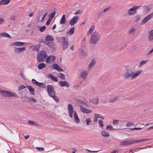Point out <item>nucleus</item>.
I'll use <instances>...</instances> for the list:
<instances>
[{"mask_svg":"<svg viewBox=\"0 0 153 153\" xmlns=\"http://www.w3.org/2000/svg\"><path fill=\"white\" fill-rule=\"evenodd\" d=\"M10 0H1L0 1V6L1 5H7L10 2Z\"/></svg>","mask_w":153,"mask_h":153,"instance_id":"393cba45","label":"nucleus"},{"mask_svg":"<svg viewBox=\"0 0 153 153\" xmlns=\"http://www.w3.org/2000/svg\"><path fill=\"white\" fill-rule=\"evenodd\" d=\"M61 39L63 40L62 42V47L63 50H65L67 48L69 45L68 39L64 37H62Z\"/></svg>","mask_w":153,"mask_h":153,"instance_id":"1a4fd4ad","label":"nucleus"},{"mask_svg":"<svg viewBox=\"0 0 153 153\" xmlns=\"http://www.w3.org/2000/svg\"><path fill=\"white\" fill-rule=\"evenodd\" d=\"M153 52V48L151 50L147 53V55L149 56Z\"/></svg>","mask_w":153,"mask_h":153,"instance_id":"13d9d810","label":"nucleus"},{"mask_svg":"<svg viewBox=\"0 0 153 153\" xmlns=\"http://www.w3.org/2000/svg\"><path fill=\"white\" fill-rule=\"evenodd\" d=\"M46 65L43 63H41L39 64L37 66L38 68L39 69L41 70L42 68H45L46 67Z\"/></svg>","mask_w":153,"mask_h":153,"instance_id":"7c9ffc66","label":"nucleus"},{"mask_svg":"<svg viewBox=\"0 0 153 153\" xmlns=\"http://www.w3.org/2000/svg\"><path fill=\"white\" fill-rule=\"evenodd\" d=\"M47 92L51 97H53V96L56 94L53 88L51 85H48L47 86Z\"/></svg>","mask_w":153,"mask_h":153,"instance_id":"423d86ee","label":"nucleus"},{"mask_svg":"<svg viewBox=\"0 0 153 153\" xmlns=\"http://www.w3.org/2000/svg\"><path fill=\"white\" fill-rule=\"evenodd\" d=\"M33 15V12L30 13L28 15V16L30 17H32Z\"/></svg>","mask_w":153,"mask_h":153,"instance_id":"338daca9","label":"nucleus"},{"mask_svg":"<svg viewBox=\"0 0 153 153\" xmlns=\"http://www.w3.org/2000/svg\"><path fill=\"white\" fill-rule=\"evenodd\" d=\"M100 126L101 127H103L104 126L103 121L102 120H100L98 121Z\"/></svg>","mask_w":153,"mask_h":153,"instance_id":"8fccbe9b","label":"nucleus"},{"mask_svg":"<svg viewBox=\"0 0 153 153\" xmlns=\"http://www.w3.org/2000/svg\"><path fill=\"white\" fill-rule=\"evenodd\" d=\"M135 30V27H132L129 29V30L128 31V33L129 34H134Z\"/></svg>","mask_w":153,"mask_h":153,"instance_id":"473e14b6","label":"nucleus"},{"mask_svg":"<svg viewBox=\"0 0 153 153\" xmlns=\"http://www.w3.org/2000/svg\"><path fill=\"white\" fill-rule=\"evenodd\" d=\"M10 20L13 21H15V16H11L10 19Z\"/></svg>","mask_w":153,"mask_h":153,"instance_id":"bf43d9fd","label":"nucleus"},{"mask_svg":"<svg viewBox=\"0 0 153 153\" xmlns=\"http://www.w3.org/2000/svg\"><path fill=\"white\" fill-rule=\"evenodd\" d=\"M7 37L11 38V36L8 33L6 32H2L0 33V38Z\"/></svg>","mask_w":153,"mask_h":153,"instance_id":"412c9836","label":"nucleus"},{"mask_svg":"<svg viewBox=\"0 0 153 153\" xmlns=\"http://www.w3.org/2000/svg\"><path fill=\"white\" fill-rule=\"evenodd\" d=\"M99 100L97 98H94L91 100V101L93 102L94 104H97Z\"/></svg>","mask_w":153,"mask_h":153,"instance_id":"c9c22d12","label":"nucleus"},{"mask_svg":"<svg viewBox=\"0 0 153 153\" xmlns=\"http://www.w3.org/2000/svg\"><path fill=\"white\" fill-rule=\"evenodd\" d=\"M28 89L30 92V94L32 95H34L35 94L34 89L31 86L28 85L26 87Z\"/></svg>","mask_w":153,"mask_h":153,"instance_id":"4be33fe9","label":"nucleus"},{"mask_svg":"<svg viewBox=\"0 0 153 153\" xmlns=\"http://www.w3.org/2000/svg\"><path fill=\"white\" fill-rule=\"evenodd\" d=\"M119 97H115L111 99L110 100V102H116V101L118 100L119 98Z\"/></svg>","mask_w":153,"mask_h":153,"instance_id":"79ce46f5","label":"nucleus"},{"mask_svg":"<svg viewBox=\"0 0 153 153\" xmlns=\"http://www.w3.org/2000/svg\"><path fill=\"white\" fill-rule=\"evenodd\" d=\"M5 22V20L3 18H0V25L2 24Z\"/></svg>","mask_w":153,"mask_h":153,"instance_id":"5fc2aeb1","label":"nucleus"},{"mask_svg":"<svg viewBox=\"0 0 153 153\" xmlns=\"http://www.w3.org/2000/svg\"><path fill=\"white\" fill-rule=\"evenodd\" d=\"M52 19H49L46 22V25H48L50 24Z\"/></svg>","mask_w":153,"mask_h":153,"instance_id":"e2e57ef3","label":"nucleus"},{"mask_svg":"<svg viewBox=\"0 0 153 153\" xmlns=\"http://www.w3.org/2000/svg\"><path fill=\"white\" fill-rule=\"evenodd\" d=\"M45 41L48 42L53 41L54 40V38L53 37L49 35H47L45 37Z\"/></svg>","mask_w":153,"mask_h":153,"instance_id":"5701e85b","label":"nucleus"},{"mask_svg":"<svg viewBox=\"0 0 153 153\" xmlns=\"http://www.w3.org/2000/svg\"><path fill=\"white\" fill-rule=\"evenodd\" d=\"M81 13V11L79 10H77L76 12H75L74 14L76 15H77L80 14Z\"/></svg>","mask_w":153,"mask_h":153,"instance_id":"680f3d73","label":"nucleus"},{"mask_svg":"<svg viewBox=\"0 0 153 153\" xmlns=\"http://www.w3.org/2000/svg\"><path fill=\"white\" fill-rule=\"evenodd\" d=\"M79 19L78 16H74L70 20V24L71 26L74 25L75 24L77 23Z\"/></svg>","mask_w":153,"mask_h":153,"instance_id":"9b49d317","label":"nucleus"},{"mask_svg":"<svg viewBox=\"0 0 153 153\" xmlns=\"http://www.w3.org/2000/svg\"><path fill=\"white\" fill-rule=\"evenodd\" d=\"M48 76L51 78V79L55 81L56 82L58 81L57 78L51 74H48Z\"/></svg>","mask_w":153,"mask_h":153,"instance_id":"c85d7f7f","label":"nucleus"},{"mask_svg":"<svg viewBox=\"0 0 153 153\" xmlns=\"http://www.w3.org/2000/svg\"><path fill=\"white\" fill-rule=\"evenodd\" d=\"M56 59V57L53 55L48 56L46 59V62L47 63H53Z\"/></svg>","mask_w":153,"mask_h":153,"instance_id":"9d476101","label":"nucleus"},{"mask_svg":"<svg viewBox=\"0 0 153 153\" xmlns=\"http://www.w3.org/2000/svg\"><path fill=\"white\" fill-rule=\"evenodd\" d=\"M100 35L97 31H95L91 35L90 41L91 43L92 44H96L100 40Z\"/></svg>","mask_w":153,"mask_h":153,"instance_id":"7ed1b4c3","label":"nucleus"},{"mask_svg":"<svg viewBox=\"0 0 153 153\" xmlns=\"http://www.w3.org/2000/svg\"><path fill=\"white\" fill-rule=\"evenodd\" d=\"M106 129L109 131H114L115 130V128H113L112 126L110 125L107 126Z\"/></svg>","mask_w":153,"mask_h":153,"instance_id":"72a5a7b5","label":"nucleus"},{"mask_svg":"<svg viewBox=\"0 0 153 153\" xmlns=\"http://www.w3.org/2000/svg\"><path fill=\"white\" fill-rule=\"evenodd\" d=\"M148 39L149 41H153V30H151L148 32Z\"/></svg>","mask_w":153,"mask_h":153,"instance_id":"a211bd4d","label":"nucleus"},{"mask_svg":"<svg viewBox=\"0 0 153 153\" xmlns=\"http://www.w3.org/2000/svg\"><path fill=\"white\" fill-rule=\"evenodd\" d=\"M45 26H43L42 27H39V30L40 32H43L45 29Z\"/></svg>","mask_w":153,"mask_h":153,"instance_id":"603ef678","label":"nucleus"},{"mask_svg":"<svg viewBox=\"0 0 153 153\" xmlns=\"http://www.w3.org/2000/svg\"><path fill=\"white\" fill-rule=\"evenodd\" d=\"M32 82L33 84L36 85L37 86L39 82L37 81L35 79H32Z\"/></svg>","mask_w":153,"mask_h":153,"instance_id":"864d4df0","label":"nucleus"},{"mask_svg":"<svg viewBox=\"0 0 153 153\" xmlns=\"http://www.w3.org/2000/svg\"><path fill=\"white\" fill-rule=\"evenodd\" d=\"M142 72V71L140 70L134 72L128 71L124 73L123 77L126 79H134L138 77Z\"/></svg>","mask_w":153,"mask_h":153,"instance_id":"f03ea898","label":"nucleus"},{"mask_svg":"<svg viewBox=\"0 0 153 153\" xmlns=\"http://www.w3.org/2000/svg\"><path fill=\"white\" fill-rule=\"evenodd\" d=\"M80 107L81 111L83 113L88 114L92 112L91 111L84 107L82 105H80Z\"/></svg>","mask_w":153,"mask_h":153,"instance_id":"2eb2a0df","label":"nucleus"},{"mask_svg":"<svg viewBox=\"0 0 153 153\" xmlns=\"http://www.w3.org/2000/svg\"><path fill=\"white\" fill-rule=\"evenodd\" d=\"M95 29V25H92L90 28L89 30L88 31L87 34H91L93 32Z\"/></svg>","mask_w":153,"mask_h":153,"instance_id":"c756f323","label":"nucleus"},{"mask_svg":"<svg viewBox=\"0 0 153 153\" xmlns=\"http://www.w3.org/2000/svg\"><path fill=\"white\" fill-rule=\"evenodd\" d=\"M52 98H53V99L56 102H58L59 101V98L56 96L55 95L53 96V97H51Z\"/></svg>","mask_w":153,"mask_h":153,"instance_id":"09e8293b","label":"nucleus"},{"mask_svg":"<svg viewBox=\"0 0 153 153\" xmlns=\"http://www.w3.org/2000/svg\"><path fill=\"white\" fill-rule=\"evenodd\" d=\"M20 75L23 79H25V76L22 72H21L20 73Z\"/></svg>","mask_w":153,"mask_h":153,"instance_id":"052dcab7","label":"nucleus"},{"mask_svg":"<svg viewBox=\"0 0 153 153\" xmlns=\"http://www.w3.org/2000/svg\"><path fill=\"white\" fill-rule=\"evenodd\" d=\"M25 42H16L12 43L10 44V46L12 47L21 46L24 45Z\"/></svg>","mask_w":153,"mask_h":153,"instance_id":"f8f14e48","label":"nucleus"},{"mask_svg":"<svg viewBox=\"0 0 153 153\" xmlns=\"http://www.w3.org/2000/svg\"><path fill=\"white\" fill-rule=\"evenodd\" d=\"M119 122V120H113V124L114 125H117Z\"/></svg>","mask_w":153,"mask_h":153,"instance_id":"a18cd8bd","label":"nucleus"},{"mask_svg":"<svg viewBox=\"0 0 153 153\" xmlns=\"http://www.w3.org/2000/svg\"><path fill=\"white\" fill-rule=\"evenodd\" d=\"M147 62V60H142L140 63L139 67H140L142 66V65H145L146 63Z\"/></svg>","mask_w":153,"mask_h":153,"instance_id":"c03bdc74","label":"nucleus"},{"mask_svg":"<svg viewBox=\"0 0 153 153\" xmlns=\"http://www.w3.org/2000/svg\"><path fill=\"white\" fill-rule=\"evenodd\" d=\"M66 20L65 18V15H63L60 21V24H64L66 22Z\"/></svg>","mask_w":153,"mask_h":153,"instance_id":"cd10ccee","label":"nucleus"},{"mask_svg":"<svg viewBox=\"0 0 153 153\" xmlns=\"http://www.w3.org/2000/svg\"><path fill=\"white\" fill-rule=\"evenodd\" d=\"M36 149H38L39 150H44V148H42V147H37V148H36Z\"/></svg>","mask_w":153,"mask_h":153,"instance_id":"0e129e2a","label":"nucleus"},{"mask_svg":"<svg viewBox=\"0 0 153 153\" xmlns=\"http://www.w3.org/2000/svg\"><path fill=\"white\" fill-rule=\"evenodd\" d=\"M56 14V12H54L49 14V17L50 19H52Z\"/></svg>","mask_w":153,"mask_h":153,"instance_id":"37998d69","label":"nucleus"},{"mask_svg":"<svg viewBox=\"0 0 153 153\" xmlns=\"http://www.w3.org/2000/svg\"><path fill=\"white\" fill-rule=\"evenodd\" d=\"M52 67L54 69L56 70L59 71H63L62 69L57 64L54 63L52 65Z\"/></svg>","mask_w":153,"mask_h":153,"instance_id":"f3484780","label":"nucleus"},{"mask_svg":"<svg viewBox=\"0 0 153 153\" xmlns=\"http://www.w3.org/2000/svg\"><path fill=\"white\" fill-rule=\"evenodd\" d=\"M30 100L32 102H37V101L33 97H31L30 99Z\"/></svg>","mask_w":153,"mask_h":153,"instance_id":"4d7b16f0","label":"nucleus"},{"mask_svg":"<svg viewBox=\"0 0 153 153\" xmlns=\"http://www.w3.org/2000/svg\"><path fill=\"white\" fill-rule=\"evenodd\" d=\"M37 86L43 88H45L46 85L43 83L39 82Z\"/></svg>","mask_w":153,"mask_h":153,"instance_id":"58836bf2","label":"nucleus"},{"mask_svg":"<svg viewBox=\"0 0 153 153\" xmlns=\"http://www.w3.org/2000/svg\"><path fill=\"white\" fill-rule=\"evenodd\" d=\"M86 122L87 125H88L91 122L90 118H88L86 120Z\"/></svg>","mask_w":153,"mask_h":153,"instance_id":"3c124183","label":"nucleus"},{"mask_svg":"<svg viewBox=\"0 0 153 153\" xmlns=\"http://www.w3.org/2000/svg\"><path fill=\"white\" fill-rule=\"evenodd\" d=\"M88 72L86 70L82 71L79 75V77L83 79H85L88 75Z\"/></svg>","mask_w":153,"mask_h":153,"instance_id":"4468645a","label":"nucleus"},{"mask_svg":"<svg viewBox=\"0 0 153 153\" xmlns=\"http://www.w3.org/2000/svg\"><path fill=\"white\" fill-rule=\"evenodd\" d=\"M134 125L133 123L130 121L127 122L126 124V126L128 127L134 126Z\"/></svg>","mask_w":153,"mask_h":153,"instance_id":"ea45409f","label":"nucleus"},{"mask_svg":"<svg viewBox=\"0 0 153 153\" xmlns=\"http://www.w3.org/2000/svg\"><path fill=\"white\" fill-rule=\"evenodd\" d=\"M24 137H25V139H27L29 138V135L25 136Z\"/></svg>","mask_w":153,"mask_h":153,"instance_id":"774afa93","label":"nucleus"},{"mask_svg":"<svg viewBox=\"0 0 153 153\" xmlns=\"http://www.w3.org/2000/svg\"><path fill=\"white\" fill-rule=\"evenodd\" d=\"M101 133L102 135L104 137H108L109 136V133L105 131H101Z\"/></svg>","mask_w":153,"mask_h":153,"instance_id":"a878e982","label":"nucleus"},{"mask_svg":"<svg viewBox=\"0 0 153 153\" xmlns=\"http://www.w3.org/2000/svg\"><path fill=\"white\" fill-rule=\"evenodd\" d=\"M59 83L60 85L62 87L66 86V87L68 88L69 86V84L66 81H59Z\"/></svg>","mask_w":153,"mask_h":153,"instance_id":"6ab92c4d","label":"nucleus"},{"mask_svg":"<svg viewBox=\"0 0 153 153\" xmlns=\"http://www.w3.org/2000/svg\"><path fill=\"white\" fill-rule=\"evenodd\" d=\"M142 128H129V129L131 130H140Z\"/></svg>","mask_w":153,"mask_h":153,"instance_id":"6e6d98bb","label":"nucleus"},{"mask_svg":"<svg viewBox=\"0 0 153 153\" xmlns=\"http://www.w3.org/2000/svg\"><path fill=\"white\" fill-rule=\"evenodd\" d=\"M108 8H105L102 11V12L103 13H105V12H106L108 10Z\"/></svg>","mask_w":153,"mask_h":153,"instance_id":"69168bd1","label":"nucleus"},{"mask_svg":"<svg viewBox=\"0 0 153 153\" xmlns=\"http://www.w3.org/2000/svg\"><path fill=\"white\" fill-rule=\"evenodd\" d=\"M26 87L25 86L23 85H20L18 87V89L20 91L22 90V89H23L25 88H26Z\"/></svg>","mask_w":153,"mask_h":153,"instance_id":"de8ad7c7","label":"nucleus"},{"mask_svg":"<svg viewBox=\"0 0 153 153\" xmlns=\"http://www.w3.org/2000/svg\"><path fill=\"white\" fill-rule=\"evenodd\" d=\"M150 139H140L138 140H132V143H137L140 142H141L144 141H148L150 140Z\"/></svg>","mask_w":153,"mask_h":153,"instance_id":"bb28decb","label":"nucleus"},{"mask_svg":"<svg viewBox=\"0 0 153 153\" xmlns=\"http://www.w3.org/2000/svg\"><path fill=\"white\" fill-rule=\"evenodd\" d=\"M26 50L25 47L15 48H14V51L16 53H19L20 52H23Z\"/></svg>","mask_w":153,"mask_h":153,"instance_id":"dca6fc26","label":"nucleus"},{"mask_svg":"<svg viewBox=\"0 0 153 153\" xmlns=\"http://www.w3.org/2000/svg\"><path fill=\"white\" fill-rule=\"evenodd\" d=\"M153 17V12L146 16L142 20L141 23V25H143L150 20Z\"/></svg>","mask_w":153,"mask_h":153,"instance_id":"6e6552de","label":"nucleus"},{"mask_svg":"<svg viewBox=\"0 0 153 153\" xmlns=\"http://www.w3.org/2000/svg\"><path fill=\"white\" fill-rule=\"evenodd\" d=\"M27 123L29 124L32 125L38 126L39 125L38 124L36 123V122L31 120L28 121Z\"/></svg>","mask_w":153,"mask_h":153,"instance_id":"f704fd0d","label":"nucleus"},{"mask_svg":"<svg viewBox=\"0 0 153 153\" xmlns=\"http://www.w3.org/2000/svg\"><path fill=\"white\" fill-rule=\"evenodd\" d=\"M58 76L61 79H65V75L62 73H59L58 74Z\"/></svg>","mask_w":153,"mask_h":153,"instance_id":"4c0bfd02","label":"nucleus"},{"mask_svg":"<svg viewBox=\"0 0 153 153\" xmlns=\"http://www.w3.org/2000/svg\"><path fill=\"white\" fill-rule=\"evenodd\" d=\"M0 94L5 97H18L16 93L10 91L0 90Z\"/></svg>","mask_w":153,"mask_h":153,"instance_id":"20e7f679","label":"nucleus"},{"mask_svg":"<svg viewBox=\"0 0 153 153\" xmlns=\"http://www.w3.org/2000/svg\"><path fill=\"white\" fill-rule=\"evenodd\" d=\"M68 109L69 116L71 118L74 117V121L75 123L79 124L80 122L79 119L76 111L74 110L73 106L71 103L68 105Z\"/></svg>","mask_w":153,"mask_h":153,"instance_id":"f257e3e1","label":"nucleus"},{"mask_svg":"<svg viewBox=\"0 0 153 153\" xmlns=\"http://www.w3.org/2000/svg\"><path fill=\"white\" fill-rule=\"evenodd\" d=\"M80 55L82 56H86L87 54L86 52L84 51V50L81 49V50Z\"/></svg>","mask_w":153,"mask_h":153,"instance_id":"e433bc0d","label":"nucleus"},{"mask_svg":"<svg viewBox=\"0 0 153 153\" xmlns=\"http://www.w3.org/2000/svg\"><path fill=\"white\" fill-rule=\"evenodd\" d=\"M132 144H133L132 140L122 142L120 143V145H129Z\"/></svg>","mask_w":153,"mask_h":153,"instance_id":"b1692460","label":"nucleus"},{"mask_svg":"<svg viewBox=\"0 0 153 153\" xmlns=\"http://www.w3.org/2000/svg\"><path fill=\"white\" fill-rule=\"evenodd\" d=\"M43 43L46 45H48L50 48L54 49L56 48L55 45L52 42H44Z\"/></svg>","mask_w":153,"mask_h":153,"instance_id":"aec40b11","label":"nucleus"},{"mask_svg":"<svg viewBox=\"0 0 153 153\" xmlns=\"http://www.w3.org/2000/svg\"><path fill=\"white\" fill-rule=\"evenodd\" d=\"M47 13H45L44 15L42 18L41 20V22H44L45 20V18L46 17V16H47Z\"/></svg>","mask_w":153,"mask_h":153,"instance_id":"49530a36","label":"nucleus"},{"mask_svg":"<svg viewBox=\"0 0 153 153\" xmlns=\"http://www.w3.org/2000/svg\"><path fill=\"white\" fill-rule=\"evenodd\" d=\"M47 55L44 51H41L37 55V59L38 62H41L44 61Z\"/></svg>","mask_w":153,"mask_h":153,"instance_id":"39448f33","label":"nucleus"},{"mask_svg":"<svg viewBox=\"0 0 153 153\" xmlns=\"http://www.w3.org/2000/svg\"><path fill=\"white\" fill-rule=\"evenodd\" d=\"M139 7L137 5H134L133 7L128 9L127 12L129 16H132L135 14L137 13V9Z\"/></svg>","mask_w":153,"mask_h":153,"instance_id":"0eeeda50","label":"nucleus"},{"mask_svg":"<svg viewBox=\"0 0 153 153\" xmlns=\"http://www.w3.org/2000/svg\"><path fill=\"white\" fill-rule=\"evenodd\" d=\"M75 31L74 27H73L67 32V34L69 35H71L74 33Z\"/></svg>","mask_w":153,"mask_h":153,"instance_id":"2f4dec72","label":"nucleus"},{"mask_svg":"<svg viewBox=\"0 0 153 153\" xmlns=\"http://www.w3.org/2000/svg\"><path fill=\"white\" fill-rule=\"evenodd\" d=\"M96 63V60L93 59L87 67V70L88 71H90L92 69L93 67L95 65Z\"/></svg>","mask_w":153,"mask_h":153,"instance_id":"ddd939ff","label":"nucleus"},{"mask_svg":"<svg viewBox=\"0 0 153 153\" xmlns=\"http://www.w3.org/2000/svg\"><path fill=\"white\" fill-rule=\"evenodd\" d=\"M95 117L97 118H100L102 119L103 120L104 119V117L102 116L101 114H94Z\"/></svg>","mask_w":153,"mask_h":153,"instance_id":"a19ab883","label":"nucleus"}]
</instances>
